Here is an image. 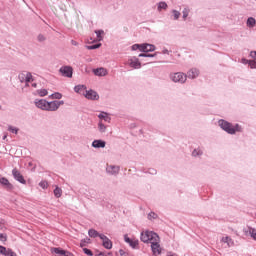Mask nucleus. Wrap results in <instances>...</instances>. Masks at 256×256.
<instances>
[{
	"label": "nucleus",
	"mask_w": 256,
	"mask_h": 256,
	"mask_svg": "<svg viewBox=\"0 0 256 256\" xmlns=\"http://www.w3.org/2000/svg\"><path fill=\"white\" fill-rule=\"evenodd\" d=\"M65 102L63 101H52L47 102L45 99L36 100L35 105L38 109H42V111H57L61 107V105H64Z\"/></svg>",
	"instance_id": "obj_1"
},
{
	"label": "nucleus",
	"mask_w": 256,
	"mask_h": 256,
	"mask_svg": "<svg viewBox=\"0 0 256 256\" xmlns=\"http://www.w3.org/2000/svg\"><path fill=\"white\" fill-rule=\"evenodd\" d=\"M219 126L223 131H226V133H229V135H235L236 133H241L243 131V128L239 124H236L233 126V124L225 121V120H219Z\"/></svg>",
	"instance_id": "obj_2"
},
{
	"label": "nucleus",
	"mask_w": 256,
	"mask_h": 256,
	"mask_svg": "<svg viewBox=\"0 0 256 256\" xmlns=\"http://www.w3.org/2000/svg\"><path fill=\"white\" fill-rule=\"evenodd\" d=\"M140 239L143 243H153L159 241V235L153 231L146 230L141 233Z\"/></svg>",
	"instance_id": "obj_3"
},
{
	"label": "nucleus",
	"mask_w": 256,
	"mask_h": 256,
	"mask_svg": "<svg viewBox=\"0 0 256 256\" xmlns=\"http://www.w3.org/2000/svg\"><path fill=\"white\" fill-rule=\"evenodd\" d=\"M170 77L174 83H185V81H187V75H185L183 72H176L171 74Z\"/></svg>",
	"instance_id": "obj_4"
},
{
	"label": "nucleus",
	"mask_w": 256,
	"mask_h": 256,
	"mask_svg": "<svg viewBox=\"0 0 256 256\" xmlns=\"http://www.w3.org/2000/svg\"><path fill=\"white\" fill-rule=\"evenodd\" d=\"M18 78H19V81H21V83H26L27 87H29V83L33 81V75H31V73L29 72L20 73Z\"/></svg>",
	"instance_id": "obj_5"
},
{
	"label": "nucleus",
	"mask_w": 256,
	"mask_h": 256,
	"mask_svg": "<svg viewBox=\"0 0 256 256\" xmlns=\"http://www.w3.org/2000/svg\"><path fill=\"white\" fill-rule=\"evenodd\" d=\"M161 239L151 242V249L153 255H161Z\"/></svg>",
	"instance_id": "obj_6"
},
{
	"label": "nucleus",
	"mask_w": 256,
	"mask_h": 256,
	"mask_svg": "<svg viewBox=\"0 0 256 256\" xmlns=\"http://www.w3.org/2000/svg\"><path fill=\"white\" fill-rule=\"evenodd\" d=\"M12 174H13L14 179H16V181H19V183H22V185H25V183H27V181L25 180V178L23 177L21 172H19V170H17V168H14L12 170Z\"/></svg>",
	"instance_id": "obj_7"
},
{
	"label": "nucleus",
	"mask_w": 256,
	"mask_h": 256,
	"mask_svg": "<svg viewBox=\"0 0 256 256\" xmlns=\"http://www.w3.org/2000/svg\"><path fill=\"white\" fill-rule=\"evenodd\" d=\"M100 239L102 240V245L105 247V249H112L113 248V242L107 236L101 234L99 235Z\"/></svg>",
	"instance_id": "obj_8"
},
{
	"label": "nucleus",
	"mask_w": 256,
	"mask_h": 256,
	"mask_svg": "<svg viewBox=\"0 0 256 256\" xmlns=\"http://www.w3.org/2000/svg\"><path fill=\"white\" fill-rule=\"evenodd\" d=\"M124 240L130 245V247H132V249H137V247H139V240L136 238H129V236L125 235Z\"/></svg>",
	"instance_id": "obj_9"
},
{
	"label": "nucleus",
	"mask_w": 256,
	"mask_h": 256,
	"mask_svg": "<svg viewBox=\"0 0 256 256\" xmlns=\"http://www.w3.org/2000/svg\"><path fill=\"white\" fill-rule=\"evenodd\" d=\"M60 73L64 77H73V68L70 66H64L60 68Z\"/></svg>",
	"instance_id": "obj_10"
},
{
	"label": "nucleus",
	"mask_w": 256,
	"mask_h": 256,
	"mask_svg": "<svg viewBox=\"0 0 256 256\" xmlns=\"http://www.w3.org/2000/svg\"><path fill=\"white\" fill-rule=\"evenodd\" d=\"M84 97H86V99H90L91 101H97V99H99V94L93 90H86Z\"/></svg>",
	"instance_id": "obj_11"
},
{
	"label": "nucleus",
	"mask_w": 256,
	"mask_h": 256,
	"mask_svg": "<svg viewBox=\"0 0 256 256\" xmlns=\"http://www.w3.org/2000/svg\"><path fill=\"white\" fill-rule=\"evenodd\" d=\"M129 67H132V69H141V62H139V59L137 58H131L128 60Z\"/></svg>",
	"instance_id": "obj_12"
},
{
	"label": "nucleus",
	"mask_w": 256,
	"mask_h": 256,
	"mask_svg": "<svg viewBox=\"0 0 256 256\" xmlns=\"http://www.w3.org/2000/svg\"><path fill=\"white\" fill-rule=\"evenodd\" d=\"M220 241L221 243H226L227 247H233L235 245L233 238L229 236H223Z\"/></svg>",
	"instance_id": "obj_13"
},
{
	"label": "nucleus",
	"mask_w": 256,
	"mask_h": 256,
	"mask_svg": "<svg viewBox=\"0 0 256 256\" xmlns=\"http://www.w3.org/2000/svg\"><path fill=\"white\" fill-rule=\"evenodd\" d=\"M155 50V46L153 44H141V51L143 53H149Z\"/></svg>",
	"instance_id": "obj_14"
},
{
	"label": "nucleus",
	"mask_w": 256,
	"mask_h": 256,
	"mask_svg": "<svg viewBox=\"0 0 256 256\" xmlns=\"http://www.w3.org/2000/svg\"><path fill=\"white\" fill-rule=\"evenodd\" d=\"M105 145L106 143L103 140H94L92 142V147H94L95 149H101V148L103 149L105 148Z\"/></svg>",
	"instance_id": "obj_15"
},
{
	"label": "nucleus",
	"mask_w": 256,
	"mask_h": 256,
	"mask_svg": "<svg viewBox=\"0 0 256 256\" xmlns=\"http://www.w3.org/2000/svg\"><path fill=\"white\" fill-rule=\"evenodd\" d=\"M74 91L76 93H79L80 95L85 96V93H87V87H85V85H78V86H75Z\"/></svg>",
	"instance_id": "obj_16"
},
{
	"label": "nucleus",
	"mask_w": 256,
	"mask_h": 256,
	"mask_svg": "<svg viewBox=\"0 0 256 256\" xmlns=\"http://www.w3.org/2000/svg\"><path fill=\"white\" fill-rule=\"evenodd\" d=\"M94 74L98 77H105L107 75V69L105 68H97L94 70Z\"/></svg>",
	"instance_id": "obj_17"
},
{
	"label": "nucleus",
	"mask_w": 256,
	"mask_h": 256,
	"mask_svg": "<svg viewBox=\"0 0 256 256\" xmlns=\"http://www.w3.org/2000/svg\"><path fill=\"white\" fill-rule=\"evenodd\" d=\"M188 77L189 79H195V77H199V70H197L196 68L191 69L188 72Z\"/></svg>",
	"instance_id": "obj_18"
},
{
	"label": "nucleus",
	"mask_w": 256,
	"mask_h": 256,
	"mask_svg": "<svg viewBox=\"0 0 256 256\" xmlns=\"http://www.w3.org/2000/svg\"><path fill=\"white\" fill-rule=\"evenodd\" d=\"M0 184L3 185L4 187H7L8 189H12L13 185L9 183V180L5 177L0 178Z\"/></svg>",
	"instance_id": "obj_19"
},
{
	"label": "nucleus",
	"mask_w": 256,
	"mask_h": 256,
	"mask_svg": "<svg viewBox=\"0 0 256 256\" xmlns=\"http://www.w3.org/2000/svg\"><path fill=\"white\" fill-rule=\"evenodd\" d=\"M245 233H247L249 236H251L252 239L256 240V229L255 228L248 227L245 230Z\"/></svg>",
	"instance_id": "obj_20"
},
{
	"label": "nucleus",
	"mask_w": 256,
	"mask_h": 256,
	"mask_svg": "<svg viewBox=\"0 0 256 256\" xmlns=\"http://www.w3.org/2000/svg\"><path fill=\"white\" fill-rule=\"evenodd\" d=\"M52 253H55L56 255H59V256H65L67 251L61 248H52Z\"/></svg>",
	"instance_id": "obj_21"
},
{
	"label": "nucleus",
	"mask_w": 256,
	"mask_h": 256,
	"mask_svg": "<svg viewBox=\"0 0 256 256\" xmlns=\"http://www.w3.org/2000/svg\"><path fill=\"white\" fill-rule=\"evenodd\" d=\"M107 171H108V173L115 175V173H119V167L118 166H108Z\"/></svg>",
	"instance_id": "obj_22"
},
{
	"label": "nucleus",
	"mask_w": 256,
	"mask_h": 256,
	"mask_svg": "<svg viewBox=\"0 0 256 256\" xmlns=\"http://www.w3.org/2000/svg\"><path fill=\"white\" fill-rule=\"evenodd\" d=\"M96 38L95 41H103V34L105 33L103 30H96Z\"/></svg>",
	"instance_id": "obj_23"
},
{
	"label": "nucleus",
	"mask_w": 256,
	"mask_h": 256,
	"mask_svg": "<svg viewBox=\"0 0 256 256\" xmlns=\"http://www.w3.org/2000/svg\"><path fill=\"white\" fill-rule=\"evenodd\" d=\"M11 249H6L5 246H0V254L4 256H9Z\"/></svg>",
	"instance_id": "obj_24"
},
{
	"label": "nucleus",
	"mask_w": 256,
	"mask_h": 256,
	"mask_svg": "<svg viewBox=\"0 0 256 256\" xmlns=\"http://www.w3.org/2000/svg\"><path fill=\"white\" fill-rule=\"evenodd\" d=\"M88 234H89V237H93V238L99 237V235H101V234H99V232H97V230H95V229H90V230L88 231Z\"/></svg>",
	"instance_id": "obj_25"
},
{
	"label": "nucleus",
	"mask_w": 256,
	"mask_h": 256,
	"mask_svg": "<svg viewBox=\"0 0 256 256\" xmlns=\"http://www.w3.org/2000/svg\"><path fill=\"white\" fill-rule=\"evenodd\" d=\"M54 195L55 197H57V199H59V197H61V195H63V190H61V188L56 187L54 190Z\"/></svg>",
	"instance_id": "obj_26"
},
{
	"label": "nucleus",
	"mask_w": 256,
	"mask_h": 256,
	"mask_svg": "<svg viewBox=\"0 0 256 256\" xmlns=\"http://www.w3.org/2000/svg\"><path fill=\"white\" fill-rule=\"evenodd\" d=\"M98 117H99V119H103L104 121L111 120V118H109V115H107V113H105V112L100 113Z\"/></svg>",
	"instance_id": "obj_27"
},
{
	"label": "nucleus",
	"mask_w": 256,
	"mask_h": 256,
	"mask_svg": "<svg viewBox=\"0 0 256 256\" xmlns=\"http://www.w3.org/2000/svg\"><path fill=\"white\" fill-rule=\"evenodd\" d=\"M255 23H256L255 18H253V17L248 18V20H247L248 27H253L255 25Z\"/></svg>",
	"instance_id": "obj_28"
},
{
	"label": "nucleus",
	"mask_w": 256,
	"mask_h": 256,
	"mask_svg": "<svg viewBox=\"0 0 256 256\" xmlns=\"http://www.w3.org/2000/svg\"><path fill=\"white\" fill-rule=\"evenodd\" d=\"M37 93L40 97H45L47 95V89H40V90H37Z\"/></svg>",
	"instance_id": "obj_29"
},
{
	"label": "nucleus",
	"mask_w": 256,
	"mask_h": 256,
	"mask_svg": "<svg viewBox=\"0 0 256 256\" xmlns=\"http://www.w3.org/2000/svg\"><path fill=\"white\" fill-rule=\"evenodd\" d=\"M8 131H10L11 133H15V135H17V133H19V128L8 126Z\"/></svg>",
	"instance_id": "obj_30"
},
{
	"label": "nucleus",
	"mask_w": 256,
	"mask_h": 256,
	"mask_svg": "<svg viewBox=\"0 0 256 256\" xmlns=\"http://www.w3.org/2000/svg\"><path fill=\"white\" fill-rule=\"evenodd\" d=\"M161 9H167V3L165 2H160L158 4V11H161Z\"/></svg>",
	"instance_id": "obj_31"
},
{
	"label": "nucleus",
	"mask_w": 256,
	"mask_h": 256,
	"mask_svg": "<svg viewBox=\"0 0 256 256\" xmlns=\"http://www.w3.org/2000/svg\"><path fill=\"white\" fill-rule=\"evenodd\" d=\"M61 97H63V95L59 92L52 94V99H61Z\"/></svg>",
	"instance_id": "obj_32"
},
{
	"label": "nucleus",
	"mask_w": 256,
	"mask_h": 256,
	"mask_svg": "<svg viewBox=\"0 0 256 256\" xmlns=\"http://www.w3.org/2000/svg\"><path fill=\"white\" fill-rule=\"evenodd\" d=\"M174 19L177 20L181 17V13L177 10H173Z\"/></svg>",
	"instance_id": "obj_33"
},
{
	"label": "nucleus",
	"mask_w": 256,
	"mask_h": 256,
	"mask_svg": "<svg viewBox=\"0 0 256 256\" xmlns=\"http://www.w3.org/2000/svg\"><path fill=\"white\" fill-rule=\"evenodd\" d=\"M248 65L250 69H256V61L250 60Z\"/></svg>",
	"instance_id": "obj_34"
},
{
	"label": "nucleus",
	"mask_w": 256,
	"mask_h": 256,
	"mask_svg": "<svg viewBox=\"0 0 256 256\" xmlns=\"http://www.w3.org/2000/svg\"><path fill=\"white\" fill-rule=\"evenodd\" d=\"M99 47H101V44H95V45L87 46V49L93 50V49H99Z\"/></svg>",
	"instance_id": "obj_35"
},
{
	"label": "nucleus",
	"mask_w": 256,
	"mask_h": 256,
	"mask_svg": "<svg viewBox=\"0 0 256 256\" xmlns=\"http://www.w3.org/2000/svg\"><path fill=\"white\" fill-rule=\"evenodd\" d=\"M193 157H197L198 155H203V152L201 150H194L192 152Z\"/></svg>",
	"instance_id": "obj_36"
},
{
	"label": "nucleus",
	"mask_w": 256,
	"mask_h": 256,
	"mask_svg": "<svg viewBox=\"0 0 256 256\" xmlns=\"http://www.w3.org/2000/svg\"><path fill=\"white\" fill-rule=\"evenodd\" d=\"M39 185L42 187V189H47V187L49 186V184L47 183V181H41L39 183Z\"/></svg>",
	"instance_id": "obj_37"
},
{
	"label": "nucleus",
	"mask_w": 256,
	"mask_h": 256,
	"mask_svg": "<svg viewBox=\"0 0 256 256\" xmlns=\"http://www.w3.org/2000/svg\"><path fill=\"white\" fill-rule=\"evenodd\" d=\"M189 17V9L185 8L183 10V19H187Z\"/></svg>",
	"instance_id": "obj_38"
},
{
	"label": "nucleus",
	"mask_w": 256,
	"mask_h": 256,
	"mask_svg": "<svg viewBox=\"0 0 256 256\" xmlns=\"http://www.w3.org/2000/svg\"><path fill=\"white\" fill-rule=\"evenodd\" d=\"M105 129L106 127L103 125V123L99 122V131H101V133H105Z\"/></svg>",
	"instance_id": "obj_39"
},
{
	"label": "nucleus",
	"mask_w": 256,
	"mask_h": 256,
	"mask_svg": "<svg viewBox=\"0 0 256 256\" xmlns=\"http://www.w3.org/2000/svg\"><path fill=\"white\" fill-rule=\"evenodd\" d=\"M83 251H84L85 255L93 256V252L90 249L84 248Z\"/></svg>",
	"instance_id": "obj_40"
},
{
	"label": "nucleus",
	"mask_w": 256,
	"mask_h": 256,
	"mask_svg": "<svg viewBox=\"0 0 256 256\" xmlns=\"http://www.w3.org/2000/svg\"><path fill=\"white\" fill-rule=\"evenodd\" d=\"M148 219H157V214L154 212L149 213Z\"/></svg>",
	"instance_id": "obj_41"
},
{
	"label": "nucleus",
	"mask_w": 256,
	"mask_h": 256,
	"mask_svg": "<svg viewBox=\"0 0 256 256\" xmlns=\"http://www.w3.org/2000/svg\"><path fill=\"white\" fill-rule=\"evenodd\" d=\"M137 49H139V50L141 51V45H139V44H134V45L132 46V51H137Z\"/></svg>",
	"instance_id": "obj_42"
},
{
	"label": "nucleus",
	"mask_w": 256,
	"mask_h": 256,
	"mask_svg": "<svg viewBox=\"0 0 256 256\" xmlns=\"http://www.w3.org/2000/svg\"><path fill=\"white\" fill-rule=\"evenodd\" d=\"M0 241H2V242L7 241V235H5V234H0Z\"/></svg>",
	"instance_id": "obj_43"
},
{
	"label": "nucleus",
	"mask_w": 256,
	"mask_h": 256,
	"mask_svg": "<svg viewBox=\"0 0 256 256\" xmlns=\"http://www.w3.org/2000/svg\"><path fill=\"white\" fill-rule=\"evenodd\" d=\"M139 57H155L153 54H139Z\"/></svg>",
	"instance_id": "obj_44"
},
{
	"label": "nucleus",
	"mask_w": 256,
	"mask_h": 256,
	"mask_svg": "<svg viewBox=\"0 0 256 256\" xmlns=\"http://www.w3.org/2000/svg\"><path fill=\"white\" fill-rule=\"evenodd\" d=\"M250 57H251L252 59H255V60H256V51H251V52H250Z\"/></svg>",
	"instance_id": "obj_45"
},
{
	"label": "nucleus",
	"mask_w": 256,
	"mask_h": 256,
	"mask_svg": "<svg viewBox=\"0 0 256 256\" xmlns=\"http://www.w3.org/2000/svg\"><path fill=\"white\" fill-rule=\"evenodd\" d=\"M38 40H39V41H45V36L39 35V36H38Z\"/></svg>",
	"instance_id": "obj_46"
},
{
	"label": "nucleus",
	"mask_w": 256,
	"mask_h": 256,
	"mask_svg": "<svg viewBox=\"0 0 256 256\" xmlns=\"http://www.w3.org/2000/svg\"><path fill=\"white\" fill-rule=\"evenodd\" d=\"M249 61H251V60H247V59H245V58L242 59V63H244L245 65H247V63H248V65H249Z\"/></svg>",
	"instance_id": "obj_47"
},
{
	"label": "nucleus",
	"mask_w": 256,
	"mask_h": 256,
	"mask_svg": "<svg viewBox=\"0 0 256 256\" xmlns=\"http://www.w3.org/2000/svg\"><path fill=\"white\" fill-rule=\"evenodd\" d=\"M120 255H121V256H129V254H128L127 252H124V251H122V250L120 251Z\"/></svg>",
	"instance_id": "obj_48"
},
{
	"label": "nucleus",
	"mask_w": 256,
	"mask_h": 256,
	"mask_svg": "<svg viewBox=\"0 0 256 256\" xmlns=\"http://www.w3.org/2000/svg\"><path fill=\"white\" fill-rule=\"evenodd\" d=\"M8 256H17V253L13 252L12 250Z\"/></svg>",
	"instance_id": "obj_49"
},
{
	"label": "nucleus",
	"mask_w": 256,
	"mask_h": 256,
	"mask_svg": "<svg viewBox=\"0 0 256 256\" xmlns=\"http://www.w3.org/2000/svg\"><path fill=\"white\" fill-rule=\"evenodd\" d=\"M32 87H37V84H32Z\"/></svg>",
	"instance_id": "obj_50"
},
{
	"label": "nucleus",
	"mask_w": 256,
	"mask_h": 256,
	"mask_svg": "<svg viewBox=\"0 0 256 256\" xmlns=\"http://www.w3.org/2000/svg\"><path fill=\"white\" fill-rule=\"evenodd\" d=\"M3 139H4V140L7 139V135H4Z\"/></svg>",
	"instance_id": "obj_51"
},
{
	"label": "nucleus",
	"mask_w": 256,
	"mask_h": 256,
	"mask_svg": "<svg viewBox=\"0 0 256 256\" xmlns=\"http://www.w3.org/2000/svg\"><path fill=\"white\" fill-rule=\"evenodd\" d=\"M72 45H76V43L74 41H72Z\"/></svg>",
	"instance_id": "obj_52"
},
{
	"label": "nucleus",
	"mask_w": 256,
	"mask_h": 256,
	"mask_svg": "<svg viewBox=\"0 0 256 256\" xmlns=\"http://www.w3.org/2000/svg\"><path fill=\"white\" fill-rule=\"evenodd\" d=\"M80 247H83V242L80 244Z\"/></svg>",
	"instance_id": "obj_53"
},
{
	"label": "nucleus",
	"mask_w": 256,
	"mask_h": 256,
	"mask_svg": "<svg viewBox=\"0 0 256 256\" xmlns=\"http://www.w3.org/2000/svg\"><path fill=\"white\" fill-rule=\"evenodd\" d=\"M0 109H1V106H0Z\"/></svg>",
	"instance_id": "obj_54"
}]
</instances>
